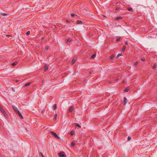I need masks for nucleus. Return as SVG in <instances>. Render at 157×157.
Segmentation results:
<instances>
[{
  "label": "nucleus",
  "instance_id": "nucleus-1",
  "mask_svg": "<svg viewBox=\"0 0 157 157\" xmlns=\"http://www.w3.org/2000/svg\"><path fill=\"white\" fill-rule=\"evenodd\" d=\"M58 155L59 157H66V155L64 154V153L63 152L59 153Z\"/></svg>",
  "mask_w": 157,
  "mask_h": 157
},
{
  "label": "nucleus",
  "instance_id": "nucleus-2",
  "mask_svg": "<svg viewBox=\"0 0 157 157\" xmlns=\"http://www.w3.org/2000/svg\"><path fill=\"white\" fill-rule=\"evenodd\" d=\"M17 114L19 116V117H20L21 119H23V117L21 114V113L19 111H18V112L17 113Z\"/></svg>",
  "mask_w": 157,
  "mask_h": 157
},
{
  "label": "nucleus",
  "instance_id": "nucleus-3",
  "mask_svg": "<svg viewBox=\"0 0 157 157\" xmlns=\"http://www.w3.org/2000/svg\"><path fill=\"white\" fill-rule=\"evenodd\" d=\"M12 107L13 109L16 112V113H17L18 111H19L18 110V109L15 106L13 105L12 106Z\"/></svg>",
  "mask_w": 157,
  "mask_h": 157
},
{
  "label": "nucleus",
  "instance_id": "nucleus-4",
  "mask_svg": "<svg viewBox=\"0 0 157 157\" xmlns=\"http://www.w3.org/2000/svg\"><path fill=\"white\" fill-rule=\"evenodd\" d=\"M50 133L51 134H52L53 136L55 137L57 135L54 132L52 131H51L50 132Z\"/></svg>",
  "mask_w": 157,
  "mask_h": 157
},
{
  "label": "nucleus",
  "instance_id": "nucleus-5",
  "mask_svg": "<svg viewBox=\"0 0 157 157\" xmlns=\"http://www.w3.org/2000/svg\"><path fill=\"white\" fill-rule=\"evenodd\" d=\"M74 106H72L69 109V111L71 112L73 111L74 109Z\"/></svg>",
  "mask_w": 157,
  "mask_h": 157
},
{
  "label": "nucleus",
  "instance_id": "nucleus-6",
  "mask_svg": "<svg viewBox=\"0 0 157 157\" xmlns=\"http://www.w3.org/2000/svg\"><path fill=\"white\" fill-rule=\"evenodd\" d=\"M127 99L125 97H124V105H125L127 103Z\"/></svg>",
  "mask_w": 157,
  "mask_h": 157
},
{
  "label": "nucleus",
  "instance_id": "nucleus-7",
  "mask_svg": "<svg viewBox=\"0 0 157 157\" xmlns=\"http://www.w3.org/2000/svg\"><path fill=\"white\" fill-rule=\"evenodd\" d=\"M48 66L47 65H45L44 67V71H46L48 70Z\"/></svg>",
  "mask_w": 157,
  "mask_h": 157
},
{
  "label": "nucleus",
  "instance_id": "nucleus-8",
  "mask_svg": "<svg viewBox=\"0 0 157 157\" xmlns=\"http://www.w3.org/2000/svg\"><path fill=\"white\" fill-rule=\"evenodd\" d=\"M2 113H3V115H4L6 117H7L8 115L7 114L6 112L5 111H4Z\"/></svg>",
  "mask_w": 157,
  "mask_h": 157
},
{
  "label": "nucleus",
  "instance_id": "nucleus-9",
  "mask_svg": "<svg viewBox=\"0 0 157 157\" xmlns=\"http://www.w3.org/2000/svg\"><path fill=\"white\" fill-rule=\"evenodd\" d=\"M123 18L121 17H118L115 18V20H118L122 19Z\"/></svg>",
  "mask_w": 157,
  "mask_h": 157
},
{
  "label": "nucleus",
  "instance_id": "nucleus-10",
  "mask_svg": "<svg viewBox=\"0 0 157 157\" xmlns=\"http://www.w3.org/2000/svg\"><path fill=\"white\" fill-rule=\"evenodd\" d=\"M127 10L129 11L132 12L133 11V10L132 9L131 7H128L127 8Z\"/></svg>",
  "mask_w": 157,
  "mask_h": 157
},
{
  "label": "nucleus",
  "instance_id": "nucleus-11",
  "mask_svg": "<svg viewBox=\"0 0 157 157\" xmlns=\"http://www.w3.org/2000/svg\"><path fill=\"white\" fill-rule=\"evenodd\" d=\"M96 56V54H94L92 55V56L90 57V59H92L95 58Z\"/></svg>",
  "mask_w": 157,
  "mask_h": 157
},
{
  "label": "nucleus",
  "instance_id": "nucleus-12",
  "mask_svg": "<svg viewBox=\"0 0 157 157\" xmlns=\"http://www.w3.org/2000/svg\"><path fill=\"white\" fill-rule=\"evenodd\" d=\"M76 60H77V59L75 58L73 59L72 60V64H74V63L76 62Z\"/></svg>",
  "mask_w": 157,
  "mask_h": 157
},
{
  "label": "nucleus",
  "instance_id": "nucleus-13",
  "mask_svg": "<svg viewBox=\"0 0 157 157\" xmlns=\"http://www.w3.org/2000/svg\"><path fill=\"white\" fill-rule=\"evenodd\" d=\"M114 55H112L110 57H109V59H110L111 60H112L114 58Z\"/></svg>",
  "mask_w": 157,
  "mask_h": 157
},
{
  "label": "nucleus",
  "instance_id": "nucleus-14",
  "mask_svg": "<svg viewBox=\"0 0 157 157\" xmlns=\"http://www.w3.org/2000/svg\"><path fill=\"white\" fill-rule=\"evenodd\" d=\"M157 67V64L156 63H155L153 66V69H155Z\"/></svg>",
  "mask_w": 157,
  "mask_h": 157
},
{
  "label": "nucleus",
  "instance_id": "nucleus-15",
  "mask_svg": "<svg viewBox=\"0 0 157 157\" xmlns=\"http://www.w3.org/2000/svg\"><path fill=\"white\" fill-rule=\"evenodd\" d=\"M31 84V82H29V83H26L24 85V87H26L27 86H29Z\"/></svg>",
  "mask_w": 157,
  "mask_h": 157
},
{
  "label": "nucleus",
  "instance_id": "nucleus-16",
  "mask_svg": "<svg viewBox=\"0 0 157 157\" xmlns=\"http://www.w3.org/2000/svg\"><path fill=\"white\" fill-rule=\"evenodd\" d=\"M74 125L75 126H77V127H78L79 128H81V126L80 125L78 124L77 123H75L74 124Z\"/></svg>",
  "mask_w": 157,
  "mask_h": 157
},
{
  "label": "nucleus",
  "instance_id": "nucleus-17",
  "mask_svg": "<svg viewBox=\"0 0 157 157\" xmlns=\"http://www.w3.org/2000/svg\"><path fill=\"white\" fill-rule=\"evenodd\" d=\"M82 23V22L81 21L79 20H77V24H81Z\"/></svg>",
  "mask_w": 157,
  "mask_h": 157
},
{
  "label": "nucleus",
  "instance_id": "nucleus-18",
  "mask_svg": "<svg viewBox=\"0 0 157 157\" xmlns=\"http://www.w3.org/2000/svg\"><path fill=\"white\" fill-rule=\"evenodd\" d=\"M126 48V46L125 45H124L123 46V48H122V52H124Z\"/></svg>",
  "mask_w": 157,
  "mask_h": 157
},
{
  "label": "nucleus",
  "instance_id": "nucleus-19",
  "mask_svg": "<svg viewBox=\"0 0 157 157\" xmlns=\"http://www.w3.org/2000/svg\"><path fill=\"white\" fill-rule=\"evenodd\" d=\"M17 62H15L13 63H12V65H13V66H15V65H16L17 64Z\"/></svg>",
  "mask_w": 157,
  "mask_h": 157
},
{
  "label": "nucleus",
  "instance_id": "nucleus-20",
  "mask_svg": "<svg viewBox=\"0 0 157 157\" xmlns=\"http://www.w3.org/2000/svg\"><path fill=\"white\" fill-rule=\"evenodd\" d=\"M72 41L71 39L70 38H69L67 40V42H70Z\"/></svg>",
  "mask_w": 157,
  "mask_h": 157
},
{
  "label": "nucleus",
  "instance_id": "nucleus-21",
  "mask_svg": "<svg viewBox=\"0 0 157 157\" xmlns=\"http://www.w3.org/2000/svg\"><path fill=\"white\" fill-rule=\"evenodd\" d=\"M49 48V46H46V47H45V52H47V50Z\"/></svg>",
  "mask_w": 157,
  "mask_h": 157
},
{
  "label": "nucleus",
  "instance_id": "nucleus-22",
  "mask_svg": "<svg viewBox=\"0 0 157 157\" xmlns=\"http://www.w3.org/2000/svg\"><path fill=\"white\" fill-rule=\"evenodd\" d=\"M57 108V105L56 104H55L54 105L53 109L56 110Z\"/></svg>",
  "mask_w": 157,
  "mask_h": 157
},
{
  "label": "nucleus",
  "instance_id": "nucleus-23",
  "mask_svg": "<svg viewBox=\"0 0 157 157\" xmlns=\"http://www.w3.org/2000/svg\"><path fill=\"white\" fill-rule=\"evenodd\" d=\"M75 133V131H72L71 132H70V134L72 136Z\"/></svg>",
  "mask_w": 157,
  "mask_h": 157
},
{
  "label": "nucleus",
  "instance_id": "nucleus-24",
  "mask_svg": "<svg viewBox=\"0 0 157 157\" xmlns=\"http://www.w3.org/2000/svg\"><path fill=\"white\" fill-rule=\"evenodd\" d=\"M75 143L74 142H72L71 143V146L72 147H73L75 145Z\"/></svg>",
  "mask_w": 157,
  "mask_h": 157
},
{
  "label": "nucleus",
  "instance_id": "nucleus-25",
  "mask_svg": "<svg viewBox=\"0 0 157 157\" xmlns=\"http://www.w3.org/2000/svg\"><path fill=\"white\" fill-rule=\"evenodd\" d=\"M121 54H118L117 55V56L116 57V59H117L119 57H120V56H121Z\"/></svg>",
  "mask_w": 157,
  "mask_h": 157
},
{
  "label": "nucleus",
  "instance_id": "nucleus-26",
  "mask_svg": "<svg viewBox=\"0 0 157 157\" xmlns=\"http://www.w3.org/2000/svg\"><path fill=\"white\" fill-rule=\"evenodd\" d=\"M120 40V37H117V38L116 41H118Z\"/></svg>",
  "mask_w": 157,
  "mask_h": 157
},
{
  "label": "nucleus",
  "instance_id": "nucleus-27",
  "mask_svg": "<svg viewBox=\"0 0 157 157\" xmlns=\"http://www.w3.org/2000/svg\"><path fill=\"white\" fill-rule=\"evenodd\" d=\"M129 90V88H126L124 90V91L125 92H127Z\"/></svg>",
  "mask_w": 157,
  "mask_h": 157
},
{
  "label": "nucleus",
  "instance_id": "nucleus-28",
  "mask_svg": "<svg viewBox=\"0 0 157 157\" xmlns=\"http://www.w3.org/2000/svg\"><path fill=\"white\" fill-rule=\"evenodd\" d=\"M0 110L2 113L3 112L5 111V110L3 108H1V109H0Z\"/></svg>",
  "mask_w": 157,
  "mask_h": 157
},
{
  "label": "nucleus",
  "instance_id": "nucleus-29",
  "mask_svg": "<svg viewBox=\"0 0 157 157\" xmlns=\"http://www.w3.org/2000/svg\"><path fill=\"white\" fill-rule=\"evenodd\" d=\"M71 15L72 17H74V16H77V15L76 14H74V13H71Z\"/></svg>",
  "mask_w": 157,
  "mask_h": 157
},
{
  "label": "nucleus",
  "instance_id": "nucleus-30",
  "mask_svg": "<svg viewBox=\"0 0 157 157\" xmlns=\"http://www.w3.org/2000/svg\"><path fill=\"white\" fill-rule=\"evenodd\" d=\"M57 114H56L55 115H54V118H55V120L56 119V118H57Z\"/></svg>",
  "mask_w": 157,
  "mask_h": 157
},
{
  "label": "nucleus",
  "instance_id": "nucleus-31",
  "mask_svg": "<svg viewBox=\"0 0 157 157\" xmlns=\"http://www.w3.org/2000/svg\"><path fill=\"white\" fill-rule=\"evenodd\" d=\"M30 31H27L26 33V34L27 35H29V34H30Z\"/></svg>",
  "mask_w": 157,
  "mask_h": 157
},
{
  "label": "nucleus",
  "instance_id": "nucleus-32",
  "mask_svg": "<svg viewBox=\"0 0 157 157\" xmlns=\"http://www.w3.org/2000/svg\"><path fill=\"white\" fill-rule=\"evenodd\" d=\"M2 15L4 16H6L7 15V14L6 13H2Z\"/></svg>",
  "mask_w": 157,
  "mask_h": 157
},
{
  "label": "nucleus",
  "instance_id": "nucleus-33",
  "mask_svg": "<svg viewBox=\"0 0 157 157\" xmlns=\"http://www.w3.org/2000/svg\"><path fill=\"white\" fill-rule=\"evenodd\" d=\"M138 64V62H136L134 64V65L135 66H136L137 64Z\"/></svg>",
  "mask_w": 157,
  "mask_h": 157
},
{
  "label": "nucleus",
  "instance_id": "nucleus-34",
  "mask_svg": "<svg viewBox=\"0 0 157 157\" xmlns=\"http://www.w3.org/2000/svg\"><path fill=\"white\" fill-rule=\"evenodd\" d=\"M55 137L58 139H60V137L59 136H58L57 135Z\"/></svg>",
  "mask_w": 157,
  "mask_h": 157
},
{
  "label": "nucleus",
  "instance_id": "nucleus-35",
  "mask_svg": "<svg viewBox=\"0 0 157 157\" xmlns=\"http://www.w3.org/2000/svg\"><path fill=\"white\" fill-rule=\"evenodd\" d=\"M120 7H117L116 9V10H119L120 9Z\"/></svg>",
  "mask_w": 157,
  "mask_h": 157
},
{
  "label": "nucleus",
  "instance_id": "nucleus-36",
  "mask_svg": "<svg viewBox=\"0 0 157 157\" xmlns=\"http://www.w3.org/2000/svg\"><path fill=\"white\" fill-rule=\"evenodd\" d=\"M40 154L41 155V157H44V155L42 152H40Z\"/></svg>",
  "mask_w": 157,
  "mask_h": 157
},
{
  "label": "nucleus",
  "instance_id": "nucleus-37",
  "mask_svg": "<svg viewBox=\"0 0 157 157\" xmlns=\"http://www.w3.org/2000/svg\"><path fill=\"white\" fill-rule=\"evenodd\" d=\"M128 140H130L131 139V137L130 136H128Z\"/></svg>",
  "mask_w": 157,
  "mask_h": 157
},
{
  "label": "nucleus",
  "instance_id": "nucleus-38",
  "mask_svg": "<svg viewBox=\"0 0 157 157\" xmlns=\"http://www.w3.org/2000/svg\"><path fill=\"white\" fill-rule=\"evenodd\" d=\"M145 60V59L144 58H142V59H141V60L142 61H144Z\"/></svg>",
  "mask_w": 157,
  "mask_h": 157
},
{
  "label": "nucleus",
  "instance_id": "nucleus-39",
  "mask_svg": "<svg viewBox=\"0 0 157 157\" xmlns=\"http://www.w3.org/2000/svg\"><path fill=\"white\" fill-rule=\"evenodd\" d=\"M45 112V110H43L42 111H41V113H43V114H44V113Z\"/></svg>",
  "mask_w": 157,
  "mask_h": 157
},
{
  "label": "nucleus",
  "instance_id": "nucleus-40",
  "mask_svg": "<svg viewBox=\"0 0 157 157\" xmlns=\"http://www.w3.org/2000/svg\"><path fill=\"white\" fill-rule=\"evenodd\" d=\"M125 44L126 45H128V41H126L125 42Z\"/></svg>",
  "mask_w": 157,
  "mask_h": 157
},
{
  "label": "nucleus",
  "instance_id": "nucleus-41",
  "mask_svg": "<svg viewBox=\"0 0 157 157\" xmlns=\"http://www.w3.org/2000/svg\"><path fill=\"white\" fill-rule=\"evenodd\" d=\"M70 22V21H69V20H66V22H67V23H69V22Z\"/></svg>",
  "mask_w": 157,
  "mask_h": 157
},
{
  "label": "nucleus",
  "instance_id": "nucleus-42",
  "mask_svg": "<svg viewBox=\"0 0 157 157\" xmlns=\"http://www.w3.org/2000/svg\"><path fill=\"white\" fill-rule=\"evenodd\" d=\"M18 80H14V81H15V82H18Z\"/></svg>",
  "mask_w": 157,
  "mask_h": 157
},
{
  "label": "nucleus",
  "instance_id": "nucleus-43",
  "mask_svg": "<svg viewBox=\"0 0 157 157\" xmlns=\"http://www.w3.org/2000/svg\"><path fill=\"white\" fill-rule=\"evenodd\" d=\"M12 90L13 91H14V92L15 91V90L13 89V88H12Z\"/></svg>",
  "mask_w": 157,
  "mask_h": 157
},
{
  "label": "nucleus",
  "instance_id": "nucleus-44",
  "mask_svg": "<svg viewBox=\"0 0 157 157\" xmlns=\"http://www.w3.org/2000/svg\"><path fill=\"white\" fill-rule=\"evenodd\" d=\"M44 80H42V83H44Z\"/></svg>",
  "mask_w": 157,
  "mask_h": 157
},
{
  "label": "nucleus",
  "instance_id": "nucleus-45",
  "mask_svg": "<svg viewBox=\"0 0 157 157\" xmlns=\"http://www.w3.org/2000/svg\"><path fill=\"white\" fill-rule=\"evenodd\" d=\"M6 36H11V35H6Z\"/></svg>",
  "mask_w": 157,
  "mask_h": 157
},
{
  "label": "nucleus",
  "instance_id": "nucleus-46",
  "mask_svg": "<svg viewBox=\"0 0 157 157\" xmlns=\"http://www.w3.org/2000/svg\"><path fill=\"white\" fill-rule=\"evenodd\" d=\"M44 38H42V40H44Z\"/></svg>",
  "mask_w": 157,
  "mask_h": 157
},
{
  "label": "nucleus",
  "instance_id": "nucleus-47",
  "mask_svg": "<svg viewBox=\"0 0 157 157\" xmlns=\"http://www.w3.org/2000/svg\"><path fill=\"white\" fill-rule=\"evenodd\" d=\"M118 79H118V78H117V79H116V81H117L118 80Z\"/></svg>",
  "mask_w": 157,
  "mask_h": 157
},
{
  "label": "nucleus",
  "instance_id": "nucleus-48",
  "mask_svg": "<svg viewBox=\"0 0 157 157\" xmlns=\"http://www.w3.org/2000/svg\"><path fill=\"white\" fill-rule=\"evenodd\" d=\"M123 83H124V80H123Z\"/></svg>",
  "mask_w": 157,
  "mask_h": 157
},
{
  "label": "nucleus",
  "instance_id": "nucleus-49",
  "mask_svg": "<svg viewBox=\"0 0 157 157\" xmlns=\"http://www.w3.org/2000/svg\"><path fill=\"white\" fill-rule=\"evenodd\" d=\"M102 16H103V17H106L105 16H104V15H102Z\"/></svg>",
  "mask_w": 157,
  "mask_h": 157
},
{
  "label": "nucleus",
  "instance_id": "nucleus-50",
  "mask_svg": "<svg viewBox=\"0 0 157 157\" xmlns=\"http://www.w3.org/2000/svg\"><path fill=\"white\" fill-rule=\"evenodd\" d=\"M1 108H2L0 106V109H1Z\"/></svg>",
  "mask_w": 157,
  "mask_h": 157
}]
</instances>
